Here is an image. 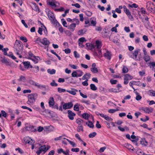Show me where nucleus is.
<instances>
[{"label": "nucleus", "instance_id": "13", "mask_svg": "<svg viewBox=\"0 0 155 155\" xmlns=\"http://www.w3.org/2000/svg\"><path fill=\"white\" fill-rule=\"evenodd\" d=\"M26 130L30 131L31 132H35L37 131L36 128H34V127L33 126H28L26 127L25 128Z\"/></svg>", "mask_w": 155, "mask_h": 155}, {"label": "nucleus", "instance_id": "35", "mask_svg": "<svg viewBox=\"0 0 155 155\" xmlns=\"http://www.w3.org/2000/svg\"><path fill=\"white\" fill-rule=\"evenodd\" d=\"M77 130L78 132H80L81 130L83 132L84 131L83 127L82 125L78 126L77 129Z\"/></svg>", "mask_w": 155, "mask_h": 155}, {"label": "nucleus", "instance_id": "39", "mask_svg": "<svg viewBox=\"0 0 155 155\" xmlns=\"http://www.w3.org/2000/svg\"><path fill=\"white\" fill-rule=\"evenodd\" d=\"M85 32V31H84L83 30L81 29L79 30L78 32V34L79 35H82L84 34Z\"/></svg>", "mask_w": 155, "mask_h": 155}, {"label": "nucleus", "instance_id": "44", "mask_svg": "<svg viewBox=\"0 0 155 155\" xmlns=\"http://www.w3.org/2000/svg\"><path fill=\"white\" fill-rule=\"evenodd\" d=\"M104 118L107 120L111 121L113 120V119L108 116L106 115Z\"/></svg>", "mask_w": 155, "mask_h": 155}, {"label": "nucleus", "instance_id": "63", "mask_svg": "<svg viewBox=\"0 0 155 155\" xmlns=\"http://www.w3.org/2000/svg\"><path fill=\"white\" fill-rule=\"evenodd\" d=\"M71 151L72 152H77L79 151V149L78 148H72L71 149Z\"/></svg>", "mask_w": 155, "mask_h": 155}, {"label": "nucleus", "instance_id": "40", "mask_svg": "<svg viewBox=\"0 0 155 155\" xmlns=\"http://www.w3.org/2000/svg\"><path fill=\"white\" fill-rule=\"evenodd\" d=\"M28 83L32 85L33 86H35L36 85V84L37 83L34 81L32 80H30L28 81Z\"/></svg>", "mask_w": 155, "mask_h": 155}, {"label": "nucleus", "instance_id": "1", "mask_svg": "<svg viewBox=\"0 0 155 155\" xmlns=\"http://www.w3.org/2000/svg\"><path fill=\"white\" fill-rule=\"evenodd\" d=\"M23 45L22 42L18 40H16L14 46V48L16 50V54L19 55V58H21L22 56L21 55L22 51Z\"/></svg>", "mask_w": 155, "mask_h": 155}, {"label": "nucleus", "instance_id": "23", "mask_svg": "<svg viewBox=\"0 0 155 155\" xmlns=\"http://www.w3.org/2000/svg\"><path fill=\"white\" fill-rule=\"evenodd\" d=\"M108 91L110 92H114L117 93L119 92L120 91H120L119 89L111 88L108 90Z\"/></svg>", "mask_w": 155, "mask_h": 155}, {"label": "nucleus", "instance_id": "10", "mask_svg": "<svg viewBox=\"0 0 155 155\" xmlns=\"http://www.w3.org/2000/svg\"><path fill=\"white\" fill-rule=\"evenodd\" d=\"M73 106V104L72 102H70L67 103H65L63 106V108L64 109H70Z\"/></svg>", "mask_w": 155, "mask_h": 155}, {"label": "nucleus", "instance_id": "56", "mask_svg": "<svg viewBox=\"0 0 155 155\" xmlns=\"http://www.w3.org/2000/svg\"><path fill=\"white\" fill-rule=\"evenodd\" d=\"M50 85L52 86H57L58 84L56 83L54 80H53L52 82L50 83Z\"/></svg>", "mask_w": 155, "mask_h": 155}, {"label": "nucleus", "instance_id": "11", "mask_svg": "<svg viewBox=\"0 0 155 155\" xmlns=\"http://www.w3.org/2000/svg\"><path fill=\"white\" fill-rule=\"evenodd\" d=\"M68 117L71 120H73L74 119V117L76 115L71 110H68Z\"/></svg>", "mask_w": 155, "mask_h": 155}, {"label": "nucleus", "instance_id": "8", "mask_svg": "<svg viewBox=\"0 0 155 155\" xmlns=\"http://www.w3.org/2000/svg\"><path fill=\"white\" fill-rule=\"evenodd\" d=\"M123 9L124 12L126 13L129 18L131 20H133V18L131 14V13L125 5H123Z\"/></svg>", "mask_w": 155, "mask_h": 155}, {"label": "nucleus", "instance_id": "33", "mask_svg": "<svg viewBox=\"0 0 155 155\" xmlns=\"http://www.w3.org/2000/svg\"><path fill=\"white\" fill-rule=\"evenodd\" d=\"M140 143L142 145H144L146 146L148 144V142L145 140L143 139L140 141Z\"/></svg>", "mask_w": 155, "mask_h": 155}, {"label": "nucleus", "instance_id": "58", "mask_svg": "<svg viewBox=\"0 0 155 155\" xmlns=\"http://www.w3.org/2000/svg\"><path fill=\"white\" fill-rule=\"evenodd\" d=\"M111 84H116L117 82V81L116 80L111 79L110 81Z\"/></svg>", "mask_w": 155, "mask_h": 155}, {"label": "nucleus", "instance_id": "4", "mask_svg": "<svg viewBox=\"0 0 155 155\" xmlns=\"http://www.w3.org/2000/svg\"><path fill=\"white\" fill-rule=\"evenodd\" d=\"M146 8L149 12L153 11L155 12V7L154 4L151 2H148L146 3Z\"/></svg>", "mask_w": 155, "mask_h": 155}, {"label": "nucleus", "instance_id": "36", "mask_svg": "<svg viewBox=\"0 0 155 155\" xmlns=\"http://www.w3.org/2000/svg\"><path fill=\"white\" fill-rule=\"evenodd\" d=\"M78 91L77 90H75L74 91H69V90H67L66 91L71 94H72L73 95H74L76 94V91Z\"/></svg>", "mask_w": 155, "mask_h": 155}, {"label": "nucleus", "instance_id": "29", "mask_svg": "<svg viewBox=\"0 0 155 155\" xmlns=\"http://www.w3.org/2000/svg\"><path fill=\"white\" fill-rule=\"evenodd\" d=\"M64 139H66L69 142V143L71 145H72V146L73 147H76V144L74 142H72V141L70 140H69L67 139H66V138H64Z\"/></svg>", "mask_w": 155, "mask_h": 155}, {"label": "nucleus", "instance_id": "48", "mask_svg": "<svg viewBox=\"0 0 155 155\" xmlns=\"http://www.w3.org/2000/svg\"><path fill=\"white\" fill-rule=\"evenodd\" d=\"M128 6L129 7L131 8H137L138 7V5H137L135 3H134L133 4L131 5L130 4H128Z\"/></svg>", "mask_w": 155, "mask_h": 155}, {"label": "nucleus", "instance_id": "6", "mask_svg": "<svg viewBox=\"0 0 155 155\" xmlns=\"http://www.w3.org/2000/svg\"><path fill=\"white\" fill-rule=\"evenodd\" d=\"M50 148V147L48 146L46 147L45 145L42 146L39 148V150L37 151L36 153L38 155H40L42 151L46 152Z\"/></svg>", "mask_w": 155, "mask_h": 155}, {"label": "nucleus", "instance_id": "43", "mask_svg": "<svg viewBox=\"0 0 155 155\" xmlns=\"http://www.w3.org/2000/svg\"><path fill=\"white\" fill-rule=\"evenodd\" d=\"M97 135V133L95 132H93L90 134L89 135V138H93Z\"/></svg>", "mask_w": 155, "mask_h": 155}, {"label": "nucleus", "instance_id": "34", "mask_svg": "<svg viewBox=\"0 0 155 155\" xmlns=\"http://www.w3.org/2000/svg\"><path fill=\"white\" fill-rule=\"evenodd\" d=\"M91 89L93 91H96L97 89V88L94 84H91L90 85Z\"/></svg>", "mask_w": 155, "mask_h": 155}, {"label": "nucleus", "instance_id": "12", "mask_svg": "<svg viewBox=\"0 0 155 155\" xmlns=\"http://www.w3.org/2000/svg\"><path fill=\"white\" fill-rule=\"evenodd\" d=\"M23 64L25 68L28 69L29 68H32V66L31 65L30 63L28 61H25L23 62Z\"/></svg>", "mask_w": 155, "mask_h": 155}, {"label": "nucleus", "instance_id": "52", "mask_svg": "<svg viewBox=\"0 0 155 155\" xmlns=\"http://www.w3.org/2000/svg\"><path fill=\"white\" fill-rule=\"evenodd\" d=\"M64 9L63 7H61L60 8L54 9L55 11L57 12H62L64 11Z\"/></svg>", "mask_w": 155, "mask_h": 155}, {"label": "nucleus", "instance_id": "7", "mask_svg": "<svg viewBox=\"0 0 155 155\" xmlns=\"http://www.w3.org/2000/svg\"><path fill=\"white\" fill-rule=\"evenodd\" d=\"M47 4L50 6L52 9H55L54 7H59L60 5V4L57 2L54 1V0H51L47 2Z\"/></svg>", "mask_w": 155, "mask_h": 155}, {"label": "nucleus", "instance_id": "37", "mask_svg": "<svg viewBox=\"0 0 155 155\" xmlns=\"http://www.w3.org/2000/svg\"><path fill=\"white\" fill-rule=\"evenodd\" d=\"M91 70L93 73H97L98 72V69L96 68H91Z\"/></svg>", "mask_w": 155, "mask_h": 155}, {"label": "nucleus", "instance_id": "17", "mask_svg": "<svg viewBox=\"0 0 155 155\" xmlns=\"http://www.w3.org/2000/svg\"><path fill=\"white\" fill-rule=\"evenodd\" d=\"M94 46L95 48H97L98 49H100L101 47V42L98 40L96 41L95 45Z\"/></svg>", "mask_w": 155, "mask_h": 155}, {"label": "nucleus", "instance_id": "30", "mask_svg": "<svg viewBox=\"0 0 155 155\" xmlns=\"http://www.w3.org/2000/svg\"><path fill=\"white\" fill-rule=\"evenodd\" d=\"M144 60L146 61V62L149 61L150 60V57L148 55H144L143 57Z\"/></svg>", "mask_w": 155, "mask_h": 155}, {"label": "nucleus", "instance_id": "27", "mask_svg": "<svg viewBox=\"0 0 155 155\" xmlns=\"http://www.w3.org/2000/svg\"><path fill=\"white\" fill-rule=\"evenodd\" d=\"M86 124L90 128H93L94 127L93 124L91 121L86 122Z\"/></svg>", "mask_w": 155, "mask_h": 155}, {"label": "nucleus", "instance_id": "16", "mask_svg": "<svg viewBox=\"0 0 155 155\" xmlns=\"http://www.w3.org/2000/svg\"><path fill=\"white\" fill-rule=\"evenodd\" d=\"M104 56L109 60L111 59V54L110 52L108 51L107 50L106 53H105L104 54Z\"/></svg>", "mask_w": 155, "mask_h": 155}, {"label": "nucleus", "instance_id": "57", "mask_svg": "<svg viewBox=\"0 0 155 155\" xmlns=\"http://www.w3.org/2000/svg\"><path fill=\"white\" fill-rule=\"evenodd\" d=\"M69 66L73 69H76L77 68V66L74 64H69Z\"/></svg>", "mask_w": 155, "mask_h": 155}, {"label": "nucleus", "instance_id": "21", "mask_svg": "<svg viewBox=\"0 0 155 155\" xmlns=\"http://www.w3.org/2000/svg\"><path fill=\"white\" fill-rule=\"evenodd\" d=\"M125 147L129 150H131L132 151L134 150V148L129 143H126L125 144Z\"/></svg>", "mask_w": 155, "mask_h": 155}, {"label": "nucleus", "instance_id": "25", "mask_svg": "<svg viewBox=\"0 0 155 155\" xmlns=\"http://www.w3.org/2000/svg\"><path fill=\"white\" fill-rule=\"evenodd\" d=\"M132 77L129 74H127L124 75V79L130 80L132 79Z\"/></svg>", "mask_w": 155, "mask_h": 155}, {"label": "nucleus", "instance_id": "19", "mask_svg": "<svg viewBox=\"0 0 155 155\" xmlns=\"http://www.w3.org/2000/svg\"><path fill=\"white\" fill-rule=\"evenodd\" d=\"M95 55L97 56L99 58L101 57L102 56V52L101 50L98 49L97 51H96L95 50Z\"/></svg>", "mask_w": 155, "mask_h": 155}, {"label": "nucleus", "instance_id": "42", "mask_svg": "<svg viewBox=\"0 0 155 155\" xmlns=\"http://www.w3.org/2000/svg\"><path fill=\"white\" fill-rule=\"evenodd\" d=\"M82 117L83 118L86 120L88 119L89 116L87 113H84L82 115Z\"/></svg>", "mask_w": 155, "mask_h": 155}, {"label": "nucleus", "instance_id": "50", "mask_svg": "<svg viewBox=\"0 0 155 155\" xmlns=\"http://www.w3.org/2000/svg\"><path fill=\"white\" fill-rule=\"evenodd\" d=\"M74 56L75 58H78L80 57V55L76 51H74Z\"/></svg>", "mask_w": 155, "mask_h": 155}, {"label": "nucleus", "instance_id": "61", "mask_svg": "<svg viewBox=\"0 0 155 155\" xmlns=\"http://www.w3.org/2000/svg\"><path fill=\"white\" fill-rule=\"evenodd\" d=\"M1 62H2L3 63L6 64H8L9 63V62L7 60L5 59V57H4V58H3Z\"/></svg>", "mask_w": 155, "mask_h": 155}, {"label": "nucleus", "instance_id": "9", "mask_svg": "<svg viewBox=\"0 0 155 155\" xmlns=\"http://www.w3.org/2000/svg\"><path fill=\"white\" fill-rule=\"evenodd\" d=\"M23 140L25 143L30 144H33L35 143L34 140L31 139L28 137H26L24 138Z\"/></svg>", "mask_w": 155, "mask_h": 155}, {"label": "nucleus", "instance_id": "15", "mask_svg": "<svg viewBox=\"0 0 155 155\" xmlns=\"http://www.w3.org/2000/svg\"><path fill=\"white\" fill-rule=\"evenodd\" d=\"M141 110H142L144 111L146 113H149L151 112L152 111V109L148 107H142L140 109Z\"/></svg>", "mask_w": 155, "mask_h": 155}, {"label": "nucleus", "instance_id": "59", "mask_svg": "<svg viewBox=\"0 0 155 155\" xmlns=\"http://www.w3.org/2000/svg\"><path fill=\"white\" fill-rule=\"evenodd\" d=\"M20 40L23 41L24 42H27L28 40L27 38L25 37H20Z\"/></svg>", "mask_w": 155, "mask_h": 155}, {"label": "nucleus", "instance_id": "47", "mask_svg": "<svg viewBox=\"0 0 155 155\" xmlns=\"http://www.w3.org/2000/svg\"><path fill=\"white\" fill-rule=\"evenodd\" d=\"M128 69L127 67L124 66L123 68V72L124 73H126L128 71Z\"/></svg>", "mask_w": 155, "mask_h": 155}, {"label": "nucleus", "instance_id": "22", "mask_svg": "<svg viewBox=\"0 0 155 155\" xmlns=\"http://www.w3.org/2000/svg\"><path fill=\"white\" fill-rule=\"evenodd\" d=\"M40 59V58L38 56H34L31 59L33 61L35 64L38 63L39 60Z\"/></svg>", "mask_w": 155, "mask_h": 155}, {"label": "nucleus", "instance_id": "24", "mask_svg": "<svg viewBox=\"0 0 155 155\" xmlns=\"http://www.w3.org/2000/svg\"><path fill=\"white\" fill-rule=\"evenodd\" d=\"M91 74L89 73H86L82 77V79L85 80V79H88L90 77Z\"/></svg>", "mask_w": 155, "mask_h": 155}, {"label": "nucleus", "instance_id": "45", "mask_svg": "<svg viewBox=\"0 0 155 155\" xmlns=\"http://www.w3.org/2000/svg\"><path fill=\"white\" fill-rule=\"evenodd\" d=\"M71 76L73 77H78V73L77 71H74L72 73Z\"/></svg>", "mask_w": 155, "mask_h": 155}, {"label": "nucleus", "instance_id": "62", "mask_svg": "<svg viewBox=\"0 0 155 155\" xmlns=\"http://www.w3.org/2000/svg\"><path fill=\"white\" fill-rule=\"evenodd\" d=\"M78 41L82 42H86L87 41V40H86L85 38L84 37H82L79 38L78 40Z\"/></svg>", "mask_w": 155, "mask_h": 155}, {"label": "nucleus", "instance_id": "32", "mask_svg": "<svg viewBox=\"0 0 155 155\" xmlns=\"http://www.w3.org/2000/svg\"><path fill=\"white\" fill-rule=\"evenodd\" d=\"M32 71L34 72L37 73L39 71V67L38 66L32 68Z\"/></svg>", "mask_w": 155, "mask_h": 155}, {"label": "nucleus", "instance_id": "5", "mask_svg": "<svg viewBox=\"0 0 155 155\" xmlns=\"http://www.w3.org/2000/svg\"><path fill=\"white\" fill-rule=\"evenodd\" d=\"M37 96V94H29L28 96V100L27 102V104H30L35 102V97Z\"/></svg>", "mask_w": 155, "mask_h": 155}, {"label": "nucleus", "instance_id": "14", "mask_svg": "<svg viewBox=\"0 0 155 155\" xmlns=\"http://www.w3.org/2000/svg\"><path fill=\"white\" fill-rule=\"evenodd\" d=\"M41 43L45 45H48L50 44L49 41L46 38H44Z\"/></svg>", "mask_w": 155, "mask_h": 155}, {"label": "nucleus", "instance_id": "28", "mask_svg": "<svg viewBox=\"0 0 155 155\" xmlns=\"http://www.w3.org/2000/svg\"><path fill=\"white\" fill-rule=\"evenodd\" d=\"M76 122L78 124L79 126L82 125V123L83 122V120L80 118H78L76 120Z\"/></svg>", "mask_w": 155, "mask_h": 155}, {"label": "nucleus", "instance_id": "18", "mask_svg": "<svg viewBox=\"0 0 155 155\" xmlns=\"http://www.w3.org/2000/svg\"><path fill=\"white\" fill-rule=\"evenodd\" d=\"M49 105L50 107L53 106L54 105V101L53 97H51L49 101Z\"/></svg>", "mask_w": 155, "mask_h": 155}, {"label": "nucleus", "instance_id": "31", "mask_svg": "<svg viewBox=\"0 0 155 155\" xmlns=\"http://www.w3.org/2000/svg\"><path fill=\"white\" fill-rule=\"evenodd\" d=\"M48 72L51 74H55L56 71L55 70L52 69V70H51L50 69H48L47 70Z\"/></svg>", "mask_w": 155, "mask_h": 155}, {"label": "nucleus", "instance_id": "60", "mask_svg": "<svg viewBox=\"0 0 155 155\" xmlns=\"http://www.w3.org/2000/svg\"><path fill=\"white\" fill-rule=\"evenodd\" d=\"M7 56L11 58L13 60H15L16 59V57L15 56L12 54H8Z\"/></svg>", "mask_w": 155, "mask_h": 155}, {"label": "nucleus", "instance_id": "41", "mask_svg": "<svg viewBox=\"0 0 155 155\" xmlns=\"http://www.w3.org/2000/svg\"><path fill=\"white\" fill-rule=\"evenodd\" d=\"M79 105L78 104L74 105V110L76 111H79Z\"/></svg>", "mask_w": 155, "mask_h": 155}, {"label": "nucleus", "instance_id": "2", "mask_svg": "<svg viewBox=\"0 0 155 155\" xmlns=\"http://www.w3.org/2000/svg\"><path fill=\"white\" fill-rule=\"evenodd\" d=\"M47 14L51 22L55 26L58 27L60 25V24L55 19L54 14L52 12L49 10L47 12Z\"/></svg>", "mask_w": 155, "mask_h": 155}, {"label": "nucleus", "instance_id": "53", "mask_svg": "<svg viewBox=\"0 0 155 155\" xmlns=\"http://www.w3.org/2000/svg\"><path fill=\"white\" fill-rule=\"evenodd\" d=\"M141 12L142 14H147L148 15V13L147 12L145 9L143 8H141Z\"/></svg>", "mask_w": 155, "mask_h": 155}, {"label": "nucleus", "instance_id": "20", "mask_svg": "<svg viewBox=\"0 0 155 155\" xmlns=\"http://www.w3.org/2000/svg\"><path fill=\"white\" fill-rule=\"evenodd\" d=\"M76 24L75 23H72L68 27V29L71 30L72 31H73L74 30L76 27Z\"/></svg>", "mask_w": 155, "mask_h": 155}, {"label": "nucleus", "instance_id": "55", "mask_svg": "<svg viewBox=\"0 0 155 155\" xmlns=\"http://www.w3.org/2000/svg\"><path fill=\"white\" fill-rule=\"evenodd\" d=\"M133 83H134V85H136L140 86L142 85V83L140 82V81H134V82H133Z\"/></svg>", "mask_w": 155, "mask_h": 155}, {"label": "nucleus", "instance_id": "49", "mask_svg": "<svg viewBox=\"0 0 155 155\" xmlns=\"http://www.w3.org/2000/svg\"><path fill=\"white\" fill-rule=\"evenodd\" d=\"M58 91L60 93L64 92L66 91L65 89L61 88L60 87L58 88Z\"/></svg>", "mask_w": 155, "mask_h": 155}, {"label": "nucleus", "instance_id": "38", "mask_svg": "<svg viewBox=\"0 0 155 155\" xmlns=\"http://www.w3.org/2000/svg\"><path fill=\"white\" fill-rule=\"evenodd\" d=\"M77 71L78 73V77H81L83 74V72L80 70H77Z\"/></svg>", "mask_w": 155, "mask_h": 155}, {"label": "nucleus", "instance_id": "26", "mask_svg": "<svg viewBox=\"0 0 155 155\" xmlns=\"http://www.w3.org/2000/svg\"><path fill=\"white\" fill-rule=\"evenodd\" d=\"M18 80L19 81H21L23 82H25L26 81V79L25 76L21 75L20 77V78L18 79Z\"/></svg>", "mask_w": 155, "mask_h": 155}, {"label": "nucleus", "instance_id": "46", "mask_svg": "<svg viewBox=\"0 0 155 155\" xmlns=\"http://www.w3.org/2000/svg\"><path fill=\"white\" fill-rule=\"evenodd\" d=\"M148 64L151 65V66L150 67L151 68L152 67L153 68L152 70H153L154 68L155 67V62H150L148 63Z\"/></svg>", "mask_w": 155, "mask_h": 155}, {"label": "nucleus", "instance_id": "51", "mask_svg": "<svg viewBox=\"0 0 155 155\" xmlns=\"http://www.w3.org/2000/svg\"><path fill=\"white\" fill-rule=\"evenodd\" d=\"M1 114L2 116L5 118H6L7 117V113L4 110H2L1 111Z\"/></svg>", "mask_w": 155, "mask_h": 155}, {"label": "nucleus", "instance_id": "3", "mask_svg": "<svg viewBox=\"0 0 155 155\" xmlns=\"http://www.w3.org/2000/svg\"><path fill=\"white\" fill-rule=\"evenodd\" d=\"M140 51V49H136L133 52H130L128 54V55L130 57L134 59L135 60L140 61V58L138 57V58H137V57Z\"/></svg>", "mask_w": 155, "mask_h": 155}, {"label": "nucleus", "instance_id": "54", "mask_svg": "<svg viewBox=\"0 0 155 155\" xmlns=\"http://www.w3.org/2000/svg\"><path fill=\"white\" fill-rule=\"evenodd\" d=\"M118 110L117 109H110L108 110V112L110 113H114L116 111H117Z\"/></svg>", "mask_w": 155, "mask_h": 155}, {"label": "nucleus", "instance_id": "64", "mask_svg": "<svg viewBox=\"0 0 155 155\" xmlns=\"http://www.w3.org/2000/svg\"><path fill=\"white\" fill-rule=\"evenodd\" d=\"M89 49H92L95 48L94 45L93 44H89Z\"/></svg>", "mask_w": 155, "mask_h": 155}]
</instances>
